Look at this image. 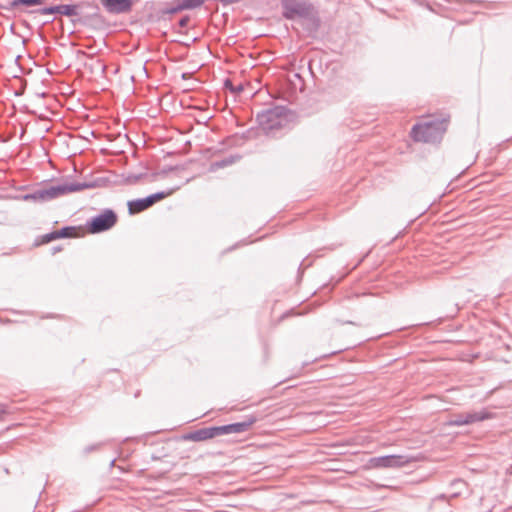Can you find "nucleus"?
<instances>
[{"label": "nucleus", "instance_id": "obj_33", "mask_svg": "<svg viewBox=\"0 0 512 512\" xmlns=\"http://www.w3.org/2000/svg\"><path fill=\"white\" fill-rule=\"evenodd\" d=\"M186 76H187V74H186V73H183V74H182V78H183V79H185V78H186Z\"/></svg>", "mask_w": 512, "mask_h": 512}, {"label": "nucleus", "instance_id": "obj_31", "mask_svg": "<svg viewBox=\"0 0 512 512\" xmlns=\"http://www.w3.org/2000/svg\"><path fill=\"white\" fill-rule=\"evenodd\" d=\"M115 461H116V459H112V460H111V462H110V466H111V467H112V466H114Z\"/></svg>", "mask_w": 512, "mask_h": 512}, {"label": "nucleus", "instance_id": "obj_29", "mask_svg": "<svg viewBox=\"0 0 512 512\" xmlns=\"http://www.w3.org/2000/svg\"><path fill=\"white\" fill-rule=\"evenodd\" d=\"M174 169H175V167L170 166V167H168V168L163 169V170L160 172V174L165 175V174H167L168 172L173 171Z\"/></svg>", "mask_w": 512, "mask_h": 512}, {"label": "nucleus", "instance_id": "obj_7", "mask_svg": "<svg viewBox=\"0 0 512 512\" xmlns=\"http://www.w3.org/2000/svg\"><path fill=\"white\" fill-rule=\"evenodd\" d=\"M179 187L169 189L167 191H158L156 193L150 194L144 198H138L128 202V210L130 214H135L142 212L158 201L163 200L164 198L170 196L174 193Z\"/></svg>", "mask_w": 512, "mask_h": 512}, {"label": "nucleus", "instance_id": "obj_4", "mask_svg": "<svg viewBox=\"0 0 512 512\" xmlns=\"http://www.w3.org/2000/svg\"><path fill=\"white\" fill-rule=\"evenodd\" d=\"M74 192H76L74 182H64L57 185L43 187L33 191L32 193L25 194L23 196V200H32L34 202L43 203Z\"/></svg>", "mask_w": 512, "mask_h": 512}, {"label": "nucleus", "instance_id": "obj_16", "mask_svg": "<svg viewBox=\"0 0 512 512\" xmlns=\"http://www.w3.org/2000/svg\"><path fill=\"white\" fill-rule=\"evenodd\" d=\"M213 437L221 436V435H227L230 433V426L229 424L222 425V426H211Z\"/></svg>", "mask_w": 512, "mask_h": 512}, {"label": "nucleus", "instance_id": "obj_3", "mask_svg": "<svg viewBox=\"0 0 512 512\" xmlns=\"http://www.w3.org/2000/svg\"><path fill=\"white\" fill-rule=\"evenodd\" d=\"M446 128L447 124L444 119L415 124L411 130V137L416 142L438 143L441 141Z\"/></svg>", "mask_w": 512, "mask_h": 512}, {"label": "nucleus", "instance_id": "obj_12", "mask_svg": "<svg viewBox=\"0 0 512 512\" xmlns=\"http://www.w3.org/2000/svg\"><path fill=\"white\" fill-rule=\"evenodd\" d=\"M109 183V180L105 177H97L89 181L74 182L75 191L79 192L85 189H92L96 187H104Z\"/></svg>", "mask_w": 512, "mask_h": 512}, {"label": "nucleus", "instance_id": "obj_18", "mask_svg": "<svg viewBox=\"0 0 512 512\" xmlns=\"http://www.w3.org/2000/svg\"><path fill=\"white\" fill-rule=\"evenodd\" d=\"M43 2V0H13L11 2L12 7H16L18 5H25V6H34V5H40Z\"/></svg>", "mask_w": 512, "mask_h": 512}, {"label": "nucleus", "instance_id": "obj_8", "mask_svg": "<svg viewBox=\"0 0 512 512\" xmlns=\"http://www.w3.org/2000/svg\"><path fill=\"white\" fill-rule=\"evenodd\" d=\"M412 461L411 457L406 455H384L372 457L369 464L372 468H401Z\"/></svg>", "mask_w": 512, "mask_h": 512}, {"label": "nucleus", "instance_id": "obj_17", "mask_svg": "<svg viewBox=\"0 0 512 512\" xmlns=\"http://www.w3.org/2000/svg\"><path fill=\"white\" fill-rule=\"evenodd\" d=\"M448 426H463L465 425L463 413L453 415L447 422Z\"/></svg>", "mask_w": 512, "mask_h": 512}, {"label": "nucleus", "instance_id": "obj_6", "mask_svg": "<svg viewBox=\"0 0 512 512\" xmlns=\"http://www.w3.org/2000/svg\"><path fill=\"white\" fill-rule=\"evenodd\" d=\"M117 214L112 209H104L100 214L86 222L88 231L92 234L101 233L111 229L117 223Z\"/></svg>", "mask_w": 512, "mask_h": 512}, {"label": "nucleus", "instance_id": "obj_32", "mask_svg": "<svg viewBox=\"0 0 512 512\" xmlns=\"http://www.w3.org/2000/svg\"><path fill=\"white\" fill-rule=\"evenodd\" d=\"M53 250H54V253H55L57 251H60L61 249H60V247H55V248H53Z\"/></svg>", "mask_w": 512, "mask_h": 512}, {"label": "nucleus", "instance_id": "obj_10", "mask_svg": "<svg viewBox=\"0 0 512 512\" xmlns=\"http://www.w3.org/2000/svg\"><path fill=\"white\" fill-rule=\"evenodd\" d=\"M213 433L211 427H204L195 431H191L185 433L181 436V440L183 441H194V442H202L209 439H212Z\"/></svg>", "mask_w": 512, "mask_h": 512}, {"label": "nucleus", "instance_id": "obj_11", "mask_svg": "<svg viewBox=\"0 0 512 512\" xmlns=\"http://www.w3.org/2000/svg\"><path fill=\"white\" fill-rule=\"evenodd\" d=\"M257 421L256 416L248 415L244 417V420L241 422L230 423V433L231 434H239L244 433L249 430V428Z\"/></svg>", "mask_w": 512, "mask_h": 512}, {"label": "nucleus", "instance_id": "obj_25", "mask_svg": "<svg viewBox=\"0 0 512 512\" xmlns=\"http://www.w3.org/2000/svg\"><path fill=\"white\" fill-rule=\"evenodd\" d=\"M253 132H254V131H253V129H252V128H251V129H248V130H246L245 132H243V133H242L241 137H242L243 139H246V140H247V139H251V138H252V134H253Z\"/></svg>", "mask_w": 512, "mask_h": 512}, {"label": "nucleus", "instance_id": "obj_20", "mask_svg": "<svg viewBox=\"0 0 512 512\" xmlns=\"http://www.w3.org/2000/svg\"><path fill=\"white\" fill-rule=\"evenodd\" d=\"M56 239H59L58 235H57V231H52L50 233H47L45 235L42 236L41 238V243L42 244H46V243H49L53 240H56Z\"/></svg>", "mask_w": 512, "mask_h": 512}, {"label": "nucleus", "instance_id": "obj_1", "mask_svg": "<svg viewBox=\"0 0 512 512\" xmlns=\"http://www.w3.org/2000/svg\"><path fill=\"white\" fill-rule=\"evenodd\" d=\"M87 7L91 9V13L82 15L77 20H73L74 23L79 22L83 25H88L91 23H102L103 17L100 14L99 6L94 2H81L78 4H60L55 6H47L38 10V13L41 15H50V14H61L68 17H73L79 15V9Z\"/></svg>", "mask_w": 512, "mask_h": 512}, {"label": "nucleus", "instance_id": "obj_21", "mask_svg": "<svg viewBox=\"0 0 512 512\" xmlns=\"http://www.w3.org/2000/svg\"><path fill=\"white\" fill-rule=\"evenodd\" d=\"M188 9H195L200 7L205 0H183Z\"/></svg>", "mask_w": 512, "mask_h": 512}, {"label": "nucleus", "instance_id": "obj_2", "mask_svg": "<svg viewBox=\"0 0 512 512\" xmlns=\"http://www.w3.org/2000/svg\"><path fill=\"white\" fill-rule=\"evenodd\" d=\"M287 108L275 106L257 113L256 120L266 135L275 136L287 124Z\"/></svg>", "mask_w": 512, "mask_h": 512}, {"label": "nucleus", "instance_id": "obj_14", "mask_svg": "<svg viewBox=\"0 0 512 512\" xmlns=\"http://www.w3.org/2000/svg\"><path fill=\"white\" fill-rule=\"evenodd\" d=\"M240 158H241V156L236 154V155H230V156L225 157V158H223L221 160L212 162L210 164L209 171L210 172H215L218 169L230 166V165L234 164L235 162H237L238 160H240Z\"/></svg>", "mask_w": 512, "mask_h": 512}, {"label": "nucleus", "instance_id": "obj_23", "mask_svg": "<svg viewBox=\"0 0 512 512\" xmlns=\"http://www.w3.org/2000/svg\"><path fill=\"white\" fill-rule=\"evenodd\" d=\"M102 445V443H98V444H92V445H88L86 446L84 449H83V455H88L89 453L99 449V447Z\"/></svg>", "mask_w": 512, "mask_h": 512}, {"label": "nucleus", "instance_id": "obj_5", "mask_svg": "<svg viewBox=\"0 0 512 512\" xmlns=\"http://www.w3.org/2000/svg\"><path fill=\"white\" fill-rule=\"evenodd\" d=\"M281 7L282 16L287 20L309 18L314 9L309 0H281Z\"/></svg>", "mask_w": 512, "mask_h": 512}, {"label": "nucleus", "instance_id": "obj_30", "mask_svg": "<svg viewBox=\"0 0 512 512\" xmlns=\"http://www.w3.org/2000/svg\"><path fill=\"white\" fill-rule=\"evenodd\" d=\"M243 90V86L240 84L238 87H234V92H241Z\"/></svg>", "mask_w": 512, "mask_h": 512}, {"label": "nucleus", "instance_id": "obj_27", "mask_svg": "<svg viewBox=\"0 0 512 512\" xmlns=\"http://www.w3.org/2000/svg\"><path fill=\"white\" fill-rule=\"evenodd\" d=\"M310 20H311V21H312V23H313L314 29H315V30H317V29H318V27H319V20H318V18H316V17H312Z\"/></svg>", "mask_w": 512, "mask_h": 512}, {"label": "nucleus", "instance_id": "obj_9", "mask_svg": "<svg viewBox=\"0 0 512 512\" xmlns=\"http://www.w3.org/2000/svg\"><path fill=\"white\" fill-rule=\"evenodd\" d=\"M110 14H125L131 11L133 0H100Z\"/></svg>", "mask_w": 512, "mask_h": 512}, {"label": "nucleus", "instance_id": "obj_15", "mask_svg": "<svg viewBox=\"0 0 512 512\" xmlns=\"http://www.w3.org/2000/svg\"><path fill=\"white\" fill-rule=\"evenodd\" d=\"M57 231V235L60 238H72L76 237L78 228L76 226H64Z\"/></svg>", "mask_w": 512, "mask_h": 512}, {"label": "nucleus", "instance_id": "obj_28", "mask_svg": "<svg viewBox=\"0 0 512 512\" xmlns=\"http://www.w3.org/2000/svg\"><path fill=\"white\" fill-rule=\"evenodd\" d=\"M96 63H97V65H98V67L100 68L101 72H102V73H105V71H106V65H105V64H103V63H102L101 61H99V60H97V61H96Z\"/></svg>", "mask_w": 512, "mask_h": 512}, {"label": "nucleus", "instance_id": "obj_19", "mask_svg": "<svg viewBox=\"0 0 512 512\" xmlns=\"http://www.w3.org/2000/svg\"><path fill=\"white\" fill-rule=\"evenodd\" d=\"M185 9H188V8H187L186 4L182 1L181 3L168 8L165 11V13H167V14H176V13L182 11V10H185Z\"/></svg>", "mask_w": 512, "mask_h": 512}, {"label": "nucleus", "instance_id": "obj_22", "mask_svg": "<svg viewBox=\"0 0 512 512\" xmlns=\"http://www.w3.org/2000/svg\"><path fill=\"white\" fill-rule=\"evenodd\" d=\"M143 175L144 174H142V173H140V174H130V175L127 176L126 181L129 184H135V183H137L143 177Z\"/></svg>", "mask_w": 512, "mask_h": 512}, {"label": "nucleus", "instance_id": "obj_24", "mask_svg": "<svg viewBox=\"0 0 512 512\" xmlns=\"http://www.w3.org/2000/svg\"><path fill=\"white\" fill-rule=\"evenodd\" d=\"M190 21V17L188 15H185L183 17H181L178 21V25L181 27V28H184L188 25Z\"/></svg>", "mask_w": 512, "mask_h": 512}, {"label": "nucleus", "instance_id": "obj_26", "mask_svg": "<svg viewBox=\"0 0 512 512\" xmlns=\"http://www.w3.org/2000/svg\"><path fill=\"white\" fill-rule=\"evenodd\" d=\"M224 86H225V88L229 89L231 92H234V86L230 79H226L224 81Z\"/></svg>", "mask_w": 512, "mask_h": 512}, {"label": "nucleus", "instance_id": "obj_13", "mask_svg": "<svg viewBox=\"0 0 512 512\" xmlns=\"http://www.w3.org/2000/svg\"><path fill=\"white\" fill-rule=\"evenodd\" d=\"M463 416H464L465 425L488 420L493 417L492 413H490L484 409L480 410V411H471V412L463 413Z\"/></svg>", "mask_w": 512, "mask_h": 512}]
</instances>
